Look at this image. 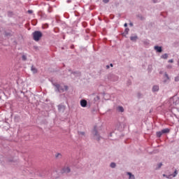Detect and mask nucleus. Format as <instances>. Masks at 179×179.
Masks as SVG:
<instances>
[{"mask_svg":"<svg viewBox=\"0 0 179 179\" xmlns=\"http://www.w3.org/2000/svg\"><path fill=\"white\" fill-rule=\"evenodd\" d=\"M42 37H43V34L39 31H36L33 33V38L36 41H40Z\"/></svg>","mask_w":179,"mask_h":179,"instance_id":"f257e3e1","label":"nucleus"},{"mask_svg":"<svg viewBox=\"0 0 179 179\" xmlns=\"http://www.w3.org/2000/svg\"><path fill=\"white\" fill-rule=\"evenodd\" d=\"M55 86L57 89V91L59 92H62L64 91L68 90V86H66V85H64V87H62L59 84H55Z\"/></svg>","mask_w":179,"mask_h":179,"instance_id":"f03ea898","label":"nucleus"},{"mask_svg":"<svg viewBox=\"0 0 179 179\" xmlns=\"http://www.w3.org/2000/svg\"><path fill=\"white\" fill-rule=\"evenodd\" d=\"M92 134L94 135V139H96V141H100V136L99 135V133H97V129H96V127H94Z\"/></svg>","mask_w":179,"mask_h":179,"instance_id":"7ed1b4c3","label":"nucleus"},{"mask_svg":"<svg viewBox=\"0 0 179 179\" xmlns=\"http://www.w3.org/2000/svg\"><path fill=\"white\" fill-rule=\"evenodd\" d=\"M80 106L82 107H86V106H87V100H85V99H83L80 101Z\"/></svg>","mask_w":179,"mask_h":179,"instance_id":"20e7f679","label":"nucleus"},{"mask_svg":"<svg viewBox=\"0 0 179 179\" xmlns=\"http://www.w3.org/2000/svg\"><path fill=\"white\" fill-rule=\"evenodd\" d=\"M155 50L158 52H162V49L161 47L159 46H155Z\"/></svg>","mask_w":179,"mask_h":179,"instance_id":"39448f33","label":"nucleus"},{"mask_svg":"<svg viewBox=\"0 0 179 179\" xmlns=\"http://www.w3.org/2000/svg\"><path fill=\"white\" fill-rule=\"evenodd\" d=\"M162 134H169L170 132L169 129H164L162 130Z\"/></svg>","mask_w":179,"mask_h":179,"instance_id":"423d86ee","label":"nucleus"},{"mask_svg":"<svg viewBox=\"0 0 179 179\" xmlns=\"http://www.w3.org/2000/svg\"><path fill=\"white\" fill-rule=\"evenodd\" d=\"M64 173H69L71 172V169L69 167H66L64 169Z\"/></svg>","mask_w":179,"mask_h":179,"instance_id":"0eeeda50","label":"nucleus"},{"mask_svg":"<svg viewBox=\"0 0 179 179\" xmlns=\"http://www.w3.org/2000/svg\"><path fill=\"white\" fill-rule=\"evenodd\" d=\"M159 86L157 85H155L153 87H152V91L153 92H157L159 90Z\"/></svg>","mask_w":179,"mask_h":179,"instance_id":"6e6552de","label":"nucleus"},{"mask_svg":"<svg viewBox=\"0 0 179 179\" xmlns=\"http://www.w3.org/2000/svg\"><path fill=\"white\" fill-rule=\"evenodd\" d=\"M127 175L129 176V179H135L134 176L132 175L131 173L128 172Z\"/></svg>","mask_w":179,"mask_h":179,"instance_id":"1a4fd4ad","label":"nucleus"},{"mask_svg":"<svg viewBox=\"0 0 179 179\" xmlns=\"http://www.w3.org/2000/svg\"><path fill=\"white\" fill-rule=\"evenodd\" d=\"M162 134H163L162 131H158V132H157V136L158 138H160Z\"/></svg>","mask_w":179,"mask_h":179,"instance_id":"9d476101","label":"nucleus"},{"mask_svg":"<svg viewBox=\"0 0 179 179\" xmlns=\"http://www.w3.org/2000/svg\"><path fill=\"white\" fill-rule=\"evenodd\" d=\"M130 39H131V41H135L137 39V36H131V37L130 38Z\"/></svg>","mask_w":179,"mask_h":179,"instance_id":"9b49d317","label":"nucleus"},{"mask_svg":"<svg viewBox=\"0 0 179 179\" xmlns=\"http://www.w3.org/2000/svg\"><path fill=\"white\" fill-rule=\"evenodd\" d=\"M31 71L34 72V73H37L38 72V70L34 68V66L31 67Z\"/></svg>","mask_w":179,"mask_h":179,"instance_id":"f8f14e48","label":"nucleus"},{"mask_svg":"<svg viewBox=\"0 0 179 179\" xmlns=\"http://www.w3.org/2000/svg\"><path fill=\"white\" fill-rule=\"evenodd\" d=\"M162 59H167V58H168V55H167V54L163 55L162 56Z\"/></svg>","mask_w":179,"mask_h":179,"instance_id":"ddd939ff","label":"nucleus"},{"mask_svg":"<svg viewBox=\"0 0 179 179\" xmlns=\"http://www.w3.org/2000/svg\"><path fill=\"white\" fill-rule=\"evenodd\" d=\"M117 109H118V110L120 111V112H123V111H124V108H123V107H122V106H119V107L117 108Z\"/></svg>","mask_w":179,"mask_h":179,"instance_id":"4468645a","label":"nucleus"},{"mask_svg":"<svg viewBox=\"0 0 179 179\" xmlns=\"http://www.w3.org/2000/svg\"><path fill=\"white\" fill-rule=\"evenodd\" d=\"M62 157V155H61V153H57L55 155V157H57V158Z\"/></svg>","mask_w":179,"mask_h":179,"instance_id":"2eb2a0df","label":"nucleus"},{"mask_svg":"<svg viewBox=\"0 0 179 179\" xmlns=\"http://www.w3.org/2000/svg\"><path fill=\"white\" fill-rule=\"evenodd\" d=\"M110 167H112V169H114V167H115V164L114 162H112L110 164Z\"/></svg>","mask_w":179,"mask_h":179,"instance_id":"dca6fc26","label":"nucleus"},{"mask_svg":"<svg viewBox=\"0 0 179 179\" xmlns=\"http://www.w3.org/2000/svg\"><path fill=\"white\" fill-rule=\"evenodd\" d=\"M78 135H83V136H84V135H85V132H84V131H79V132H78Z\"/></svg>","mask_w":179,"mask_h":179,"instance_id":"f3484780","label":"nucleus"},{"mask_svg":"<svg viewBox=\"0 0 179 179\" xmlns=\"http://www.w3.org/2000/svg\"><path fill=\"white\" fill-rule=\"evenodd\" d=\"M22 60H24V61H26V60H27V56H25V55H23V56L22 57Z\"/></svg>","mask_w":179,"mask_h":179,"instance_id":"a211bd4d","label":"nucleus"},{"mask_svg":"<svg viewBox=\"0 0 179 179\" xmlns=\"http://www.w3.org/2000/svg\"><path fill=\"white\" fill-rule=\"evenodd\" d=\"M27 13H29V14H32V13H34V11L31 10H29L27 11Z\"/></svg>","mask_w":179,"mask_h":179,"instance_id":"6ab92c4d","label":"nucleus"},{"mask_svg":"<svg viewBox=\"0 0 179 179\" xmlns=\"http://www.w3.org/2000/svg\"><path fill=\"white\" fill-rule=\"evenodd\" d=\"M175 80H176V82H178V81H179V77H178V76L176 77V78H175Z\"/></svg>","mask_w":179,"mask_h":179,"instance_id":"aec40b11","label":"nucleus"},{"mask_svg":"<svg viewBox=\"0 0 179 179\" xmlns=\"http://www.w3.org/2000/svg\"><path fill=\"white\" fill-rule=\"evenodd\" d=\"M162 163L159 164H158V169H160V167H162Z\"/></svg>","mask_w":179,"mask_h":179,"instance_id":"412c9836","label":"nucleus"},{"mask_svg":"<svg viewBox=\"0 0 179 179\" xmlns=\"http://www.w3.org/2000/svg\"><path fill=\"white\" fill-rule=\"evenodd\" d=\"M176 175H177V171H175L174 174H173V177L175 178L176 176Z\"/></svg>","mask_w":179,"mask_h":179,"instance_id":"4be33fe9","label":"nucleus"},{"mask_svg":"<svg viewBox=\"0 0 179 179\" xmlns=\"http://www.w3.org/2000/svg\"><path fill=\"white\" fill-rule=\"evenodd\" d=\"M103 1L105 3H107L109 1V0H103Z\"/></svg>","mask_w":179,"mask_h":179,"instance_id":"5701e85b","label":"nucleus"},{"mask_svg":"<svg viewBox=\"0 0 179 179\" xmlns=\"http://www.w3.org/2000/svg\"><path fill=\"white\" fill-rule=\"evenodd\" d=\"M169 62L173 63V59H170V60L169 61Z\"/></svg>","mask_w":179,"mask_h":179,"instance_id":"b1692460","label":"nucleus"},{"mask_svg":"<svg viewBox=\"0 0 179 179\" xmlns=\"http://www.w3.org/2000/svg\"><path fill=\"white\" fill-rule=\"evenodd\" d=\"M124 26L125 27H127V24L125 23Z\"/></svg>","mask_w":179,"mask_h":179,"instance_id":"393cba45","label":"nucleus"},{"mask_svg":"<svg viewBox=\"0 0 179 179\" xmlns=\"http://www.w3.org/2000/svg\"><path fill=\"white\" fill-rule=\"evenodd\" d=\"M110 65L111 67H113V64H110Z\"/></svg>","mask_w":179,"mask_h":179,"instance_id":"a878e982","label":"nucleus"},{"mask_svg":"<svg viewBox=\"0 0 179 179\" xmlns=\"http://www.w3.org/2000/svg\"><path fill=\"white\" fill-rule=\"evenodd\" d=\"M130 25L132 26L133 24L131 23Z\"/></svg>","mask_w":179,"mask_h":179,"instance_id":"bb28decb","label":"nucleus"},{"mask_svg":"<svg viewBox=\"0 0 179 179\" xmlns=\"http://www.w3.org/2000/svg\"><path fill=\"white\" fill-rule=\"evenodd\" d=\"M68 2L69 3V2H71V1H68Z\"/></svg>","mask_w":179,"mask_h":179,"instance_id":"cd10ccee","label":"nucleus"},{"mask_svg":"<svg viewBox=\"0 0 179 179\" xmlns=\"http://www.w3.org/2000/svg\"><path fill=\"white\" fill-rule=\"evenodd\" d=\"M31 179H33V178H31Z\"/></svg>","mask_w":179,"mask_h":179,"instance_id":"c85d7f7f","label":"nucleus"}]
</instances>
